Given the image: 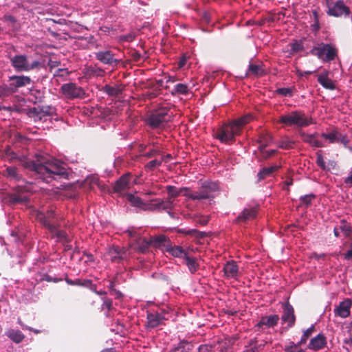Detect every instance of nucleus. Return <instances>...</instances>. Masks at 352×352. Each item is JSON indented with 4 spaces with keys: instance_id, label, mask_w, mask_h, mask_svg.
I'll return each mask as SVG.
<instances>
[{
    "instance_id": "1",
    "label": "nucleus",
    "mask_w": 352,
    "mask_h": 352,
    "mask_svg": "<svg viewBox=\"0 0 352 352\" xmlns=\"http://www.w3.org/2000/svg\"><path fill=\"white\" fill-rule=\"evenodd\" d=\"M1 156L10 162H17L25 170L30 171L34 176L46 183L60 178H67V168L58 161L46 154H36L35 160H31L23 155H18L10 146H6Z\"/></svg>"
},
{
    "instance_id": "2",
    "label": "nucleus",
    "mask_w": 352,
    "mask_h": 352,
    "mask_svg": "<svg viewBox=\"0 0 352 352\" xmlns=\"http://www.w3.org/2000/svg\"><path fill=\"white\" fill-rule=\"evenodd\" d=\"M252 118L250 115H246L224 124L214 132V137L222 143L232 144L235 142V137L241 134L243 126Z\"/></svg>"
},
{
    "instance_id": "3",
    "label": "nucleus",
    "mask_w": 352,
    "mask_h": 352,
    "mask_svg": "<svg viewBox=\"0 0 352 352\" xmlns=\"http://www.w3.org/2000/svg\"><path fill=\"white\" fill-rule=\"evenodd\" d=\"M170 109V105L166 104L153 110L146 120L147 125L153 129L164 127L173 119V114Z\"/></svg>"
},
{
    "instance_id": "4",
    "label": "nucleus",
    "mask_w": 352,
    "mask_h": 352,
    "mask_svg": "<svg viewBox=\"0 0 352 352\" xmlns=\"http://www.w3.org/2000/svg\"><path fill=\"white\" fill-rule=\"evenodd\" d=\"M278 122L287 126H296L300 128L308 126L314 123L311 118H308L305 113L300 111H293L289 113L280 116Z\"/></svg>"
},
{
    "instance_id": "5",
    "label": "nucleus",
    "mask_w": 352,
    "mask_h": 352,
    "mask_svg": "<svg viewBox=\"0 0 352 352\" xmlns=\"http://www.w3.org/2000/svg\"><path fill=\"white\" fill-rule=\"evenodd\" d=\"M217 190H219L217 183L205 181L197 191L192 192L189 188L188 192L184 193V196L192 201H199L213 198L212 193Z\"/></svg>"
},
{
    "instance_id": "6",
    "label": "nucleus",
    "mask_w": 352,
    "mask_h": 352,
    "mask_svg": "<svg viewBox=\"0 0 352 352\" xmlns=\"http://www.w3.org/2000/svg\"><path fill=\"white\" fill-rule=\"evenodd\" d=\"M310 54L323 62L329 63L338 56V50L331 44L320 43L311 50Z\"/></svg>"
},
{
    "instance_id": "7",
    "label": "nucleus",
    "mask_w": 352,
    "mask_h": 352,
    "mask_svg": "<svg viewBox=\"0 0 352 352\" xmlns=\"http://www.w3.org/2000/svg\"><path fill=\"white\" fill-rule=\"evenodd\" d=\"M9 58L13 68L19 72H29L41 65V63L38 60L29 63L28 56L25 54H16L13 56H10Z\"/></svg>"
},
{
    "instance_id": "8",
    "label": "nucleus",
    "mask_w": 352,
    "mask_h": 352,
    "mask_svg": "<svg viewBox=\"0 0 352 352\" xmlns=\"http://www.w3.org/2000/svg\"><path fill=\"white\" fill-rule=\"evenodd\" d=\"M60 91L65 97L69 100L82 98L85 95L84 89L74 82L63 84L60 87Z\"/></svg>"
},
{
    "instance_id": "9",
    "label": "nucleus",
    "mask_w": 352,
    "mask_h": 352,
    "mask_svg": "<svg viewBox=\"0 0 352 352\" xmlns=\"http://www.w3.org/2000/svg\"><path fill=\"white\" fill-rule=\"evenodd\" d=\"M36 218L50 232L56 231V225L53 223V220L56 218V214L52 209L48 210L45 213L37 212Z\"/></svg>"
},
{
    "instance_id": "10",
    "label": "nucleus",
    "mask_w": 352,
    "mask_h": 352,
    "mask_svg": "<svg viewBox=\"0 0 352 352\" xmlns=\"http://www.w3.org/2000/svg\"><path fill=\"white\" fill-rule=\"evenodd\" d=\"M282 308L281 320L283 322L287 324V329L293 327L296 320L293 306L289 302H287L282 304Z\"/></svg>"
},
{
    "instance_id": "11",
    "label": "nucleus",
    "mask_w": 352,
    "mask_h": 352,
    "mask_svg": "<svg viewBox=\"0 0 352 352\" xmlns=\"http://www.w3.org/2000/svg\"><path fill=\"white\" fill-rule=\"evenodd\" d=\"M327 13L329 16L334 17H347L351 14L350 8L346 6L342 0L337 1L333 7L327 10Z\"/></svg>"
},
{
    "instance_id": "12",
    "label": "nucleus",
    "mask_w": 352,
    "mask_h": 352,
    "mask_svg": "<svg viewBox=\"0 0 352 352\" xmlns=\"http://www.w3.org/2000/svg\"><path fill=\"white\" fill-rule=\"evenodd\" d=\"M321 137L324 139L329 140V143H340L343 144L345 148L348 147L349 139L346 135L342 134L336 130H333L329 133H322Z\"/></svg>"
},
{
    "instance_id": "13",
    "label": "nucleus",
    "mask_w": 352,
    "mask_h": 352,
    "mask_svg": "<svg viewBox=\"0 0 352 352\" xmlns=\"http://www.w3.org/2000/svg\"><path fill=\"white\" fill-rule=\"evenodd\" d=\"M96 58L104 65L116 66L120 60L114 58V54L110 50L99 51L95 53Z\"/></svg>"
},
{
    "instance_id": "14",
    "label": "nucleus",
    "mask_w": 352,
    "mask_h": 352,
    "mask_svg": "<svg viewBox=\"0 0 352 352\" xmlns=\"http://www.w3.org/2000/svg\"><path fill=\"white\" fill-rule=\"evenodd\" d=\"M258 211V206L244 208L240 214L236 217L235 222L237 223H247L250 220H253L256 218Z\"/></svg>"
},
{
    "instance_id": "15",
    "label": "nucleus",
    "mask_w": 352,
    "mask_h": 352,
    "mask_svg": "<svg viewBox=\"0 0 352 352\" xmlns=\"http://www.w3.org/2000/svg\"><path fill=\"white\" fill-rule=\"evenodd\" d=\"M280 317L277 314L262 316L259 322L255 324L256 331H261L263 326L268 328H273L278 324Z\"/></svg>"
},
{
    "instance_id": "16",
    "label": "nucleus",
    "mask_w": 352,
    "mask_h": 352,
    "mask_svg": "<svg viewBox=\"0 0 352 352\" xmlns=\"http://www.w3.org/2000/svg\"><path fill=\"white\" fill-rule=\"evenodd\" d=\"M9 82L15 93L19 88L24 87L31 84L32 80L27 76H12L9 77Z\"/></svg>"
},
{
    "instance_id": "17",
    "label": "nucleus",
    "mask_w": 352,
    "mask_h": 352,
    "mask_svg": "<svg viewBox=\"0 0 352 352\" xmlns=\"http://www.w3.org/2000/svg\"><path fill=\"white\" fill-rule=\"evenodd\" d=\"M155 203H147L146 210L155 211V210H166L172 209L173 207V201H164L160 199H153Z\"/></svg>"
},
{
    "instance_id": "18",
    "label": "nucleus",
    "mask_w": 352,
    "mask_h": 352,
    "mask_svg": "<svg viewBox=\"0 0 352 352\" xmlns=\"http://www.w3.org/2000/svg\"><path fill=\"white\" fill-rule=\"evenodd\" d=\"M146 327L154 329L164 324L166 320L164 315L158 312H149L146 316Z\"/></svg>"
},
{
    "instance_id": "19",
    "label": "nucleus",
    "mask_w": 352,
    "mask_h": 352,
    "mask_svg": "<svg viewBox=\"0 0 352 352\" xmlns=\"http://www.w3.org/2000/svg\"><path fill=\"white\" fill-rule=\"evenodd\" d=\"M352 306V301L349 298H346L344 300L340 302L339 305L334 309L336 316L341 318H346L350 315L351 307Z\"/></svg>"
},
{
    "instance_id": "20",
    "label": "nucleus",
    "mask_w": 352,
    "mask_h": 352,
    "mask_svg": "<svg viewBox=\"0 0 352 352\" xmlns=\"http://www.w3.org/2000/svg\"><path fill=\"white\" fill-rule=\"evenodd\" d=\"M125 89L123 84H115L114 85H105L100 90L109 96L117 97L122 94Z\"/></svg>"
},
{
    "instance_id": "21",
    "label": "nucleus",
    "mask_w": 352,
    "mask_h": 352,
    "mask_svg": "<svg viewBox=\"0 0 352 352\" xmlns=\"http://www.w3.org/2000/svg\"><path fill=\"white\" fill-rule=\"evenodd\" d=\"M327 344V338L322 333H319L316 337L311 338L307 346L309 350L318 351L323 349Z\"/></svg>"
},
{
    "instance_id": "22",
    "label": "nucleus",
    "mask_w": 352,
    "mask_h": 352,
    "mask_svg": "<svg viewBox=\"0 0 352 352\" xmlns=\"http://www.w3.org/2000/svg\"><path fill=\"white\" fill-rule=\"evenodd\" d=\"M131 174L126 173L122 175L115 183L113 186V192L121 193L129 188Z\"/></svg>"
},
{
    "instance_id": "23",
    "label": "nucleus",
    "mask_w": 352,
    "mask_h": 352,
    "mask_svg": "<svg viewBox=\"0 0 352 352\" xmlns=\"http://www.w3.org/2000/svg\"><path fill=\"white\" fill-rule=\"evenodd\" d=\"M126 250L119 246H112L109 249L108 255L112 262H119L126 256Z\"/></svg>"
},
{
    "instance_id": "24",
    "label": "nucleus",
    "mask_w": 352,
    "mask_h": 352,
    "mask_svg": "<svg viewBox=\"0 0 352 352\" xmlns=\"http://www.w3.org/2000/svg\"><path fill=\"white\" fill-rule=\"evenodd\" d=\"M224 275L228 278L236 279L239 276V266L236 261L227 262L223 267Z\"/></svg>"
},
{
    "instance_id": "25",
    "label": "nucleus",
    "mask_w": 352,
    "mask_h": 352,
    "mask_svg": "<svg viewBox=\"0 0 352 352\" xmlns=\"http://www.w3.org/2000/svg\"><path fill=\"white\" fill-rule=\"evenodd\" d=\"M133 246L134 249L138 252L145 254L148 252L149 247L152 246L151 239H147L144 237H137Z\"/></svg>"
},
{
    "instance_id": "26",
    "label": "nucleus",
    "mask_w": 352,
    "mask_h": 352,
    "mask_svg": "<svg viewBox=\"0 0 352 352\" xmlns=\"http://www.w3.org/2000/svg\"><path fill=\"white\" fill-rule=\"evenodd\" d=\"M300 136L305 142L308 143L311 146L317 148H321L324 146V144L321 141L317 139V137L318 136V133H315L314 134H307L303 132L300 134Z\"/></svg>"
},
{
    "instance_id": "27",
    "label": "nucleus",
    "mask_w": 352,
    "mask_h": 352,
    "mask_svg": "<svg viewBox=\"0 0 352 352\" xmlns=\"http://www.w3.org/2000/svg\"><path fill=\"white\" fill-rule=\"evenodd\" d=\"M166 191L168 193V199L166 201H173V199L177 197L180 195H183L184 193H188L189 191V188L188 187H182L179 189H177V188L174 186L168 185L166 187Z\"/></svg>"
},
{
    "instance_id": "28",
    "label": "nucleus",
    "mask_w": 352,
    "mask_h": 352,
    "mask_svg": "<svg viewBox=\"0 0 352 352\" xmlns=\"http://www.w3.org/2000/svg\"><path fill=\"white\" fill-rule=\"evenodd\" d=\"M266 74L265 69L263 68L262 64H252L250 63L248 66V69L245 74V76H256V77H261L265 76Z\"/></svg>"
},
{
    "instance_id": "29",
    "label": "nucleus",
    "mask_w": 352,
    "mask_h": 352,
    "mask_svg": "<svg viewBox=\"0 0 352 352\" xmlns=\"http://www.w3.org/2000/svg\"><path fill=\"white\" fill-rule=\"evenodd\" d=\"M165 250L171 254L173 256L176 258H184L185 257V254H187L188 252L183 249L182 247L179 245H171L170 244L165 245Z\"/></svg>"
},
{
    "instance_id": "30",
    "label": "nucleus",
    "mask_w": 352,
    "mask_h": 352,
    "mask_svg": "<svg viewBox=\"0 0 352 352\" xmlns=\"http://www.w3.org/2000/svg\"><path fill=\"white\" fill-rule=\"evenodd\" d=\"M318 82L324 88L329 90H334L336 85L328 76V72L320 74L318 77Z\"/></svg>"
},
{
    "instance_id": "31",
    "label": "nucleus",
    "mask_w": 352,
    "mask_h": 352,
    "mask_svg": "<svg viewBox=\"0 0 352 352\" xmlns=\"http://www.w3.org/2000/svg\"><path fill=\"white\" fill-rule=\"evenodd\" d=\"M6 336L16 344L22 342L25 338V335L20 330L14 329H8L6 332Z\"/></svg>"
},
{
    "instance_id": "32",
    "label": "nucleus",
    "mask_w": 352,
    "mask_h": 352,
    "mask_svg": "<svg viewBox=\"0 0 352 352\" xmlns=\"http://www.w3.org/2000/svg\"><path fill=\"white\" fill-rule=\"evenodd\" d=\"M45 91L31 89L30 91V100L34 104L41 103L44 102L45 100Z\"/></svg>"
},
{
    "instance_id": "33",
    "label": "nucleus",
    "mask_w": 352,
    "mask_h": 352,
    "mask_svg": "<svg viewBox=\"0 0 352 352\" xmlns=\"http://www.w3.org/2000/svg\"><path fill=\"white\" fill-rule=\"evenodd\" d=\"M185 263L191 274H195L199 268L198 259L195 257L189 256V254H185Z\"/></svg>"
},
{
    "instance_id": "34",
    "label": "nucleus",
    "mask_w": 352,
    "mask_h": 352,
    "mask_svg": "<svg viewBox=\"0 0 352 352\" xmlns=\"http://www.w3.org/2000/svg\"><path fill=\"white\" fill-rule=\"evenodd\" d=\"M7 201L11 205H16L27 203L28 198L25 195L12 193L8 195Z\"/></svg>"
},
{
    "instance_id": "35",
    "label": "nucleus",
    "mask_w": 352,
    "mask_h": 352,
    "mask_svg": "<svg viewBox=\"0 0 352 352\" xmlns=\"http://www.w3.org/2000/svg\"><path fill=\"white\" fill-rule=\"evenodd\" d=\"M280 167L279 166L274 165L270 167L263 168L257 174L258 180L261 181L271 176L274 172L277 171Z\"/></svg>"
},
{
    "instance_id": "36",
    "label": "nucleus",
    "mask_w": 352,
    "mask_h": 352,
    "mask_svg": "<svg viewBox=\"0 0 352 352\" xmlns=\"http://www.w3.org/2000/svg\"><path fill=\"white\" fill-rule=\"evenodd\" d=\"M3 175L10 180L20 181L22 179L21 175L19 173L17 168L15 166H8L3 171Z\"/></svg>"
},
{
    "instance_id": "37",
    "label": "nucleus",
    "mask_w": 352,
    "mask_h": 352,
    "mask_svg": "<svg viewBox=\"0 0 352 352\" xmlns=\"http://www.w3.org/2000/svg\"><path fill=\"white\" fill-rule=\"evenodd\" d=\"M126 199L133 206L139 208L143 210H146L147 202L143 201L142 199L139 197H136L132 194H127Z\"/></svg>"
},
{
    "instance_id": "38",
    "label": "nucleus",
    "mask_w": 352,
    "mask_h": 352,
    "mask_svg": "<svg viewBox=\"0 0 352 352\" xmlns=\"http://www.w3.org/2000/svg\"><path fill=\"white\" fill-rule=\"evenodd\" d=\"M193 344L186 340L180 341L177 346L172 349V352H191Z\"/></svg>"
},
{
    "instance_id": "39",
    "label": "nucleus",
    "mask_w": 352,
    "mask_h": 352,
    "mask_svg": "<svg viewBox=\"0 0 352 352\" xmlns=\"http://www.w3.org/2000/svg\"><path fill=\"white\" fill-rule=\"evenodd\" d=\"M272 142V137L267 133H263L259 135L258 142L259 143L258 149L263 151L267 146L270 145Z\"/></svg>"
},
{
    "instance_id": "40",
    "label": "nucleus",
    "mask_w": 352,
    "mask_h": 352,
    "mask_svg": "<svg viewBox=\"0 0 352 352\" xmlns=\"http://www.w3.org/2000/svg\"><path fill=\"white\" fill-rule=\"evenodd\" d=\"M151 245L154 248H160L162 245L170 244V241L168 239L164 234L159 235L156 237H151Z\"/></svg>"
},
{
    "instance_id": "41",
    "label": "nucleus",
    "mask_w": 352,
    "mask_h": 352,
    "mask_svg": "<svg viewBox=\"0 0 352 352\" xmlns=\"http://www.w3.org/2000/svg\"><path fill=\"white\" fill-rule=\"evenodd\" d=\"M177 232L195 236L197 239H202L206 236L205 232H199L196 229L186 230L183 228H178L177 229Z\"/></svg>"
},
{
    "instance_id": "42",
    "label": "nucleus",
    "mask_w": 352,
    "mask_h": 352,
    "mask_svg": "<svg viewBox=\"0 0 352 352\" xmlns=\"http://www.w3.org/2000/svg\"><path fill=\"white\" fill-rule=\"evenodd\" d=\"M189 92V89L187 85L184 83H178L174 86L173 89L171 91L173 95L182 94L186 95Z\"/></svg>"
},
{
    "instance_id": "43",
    "label": "nucleus",
    "mask_w": 352,
    "mask_h": 352,
    "mask_svg": "<svg viewBox=\"0 0 352 352\" xmlns=\"http://www.w3.org/2000/svg\"><path fill=\"white\" fill-rule=\"evenodd\" d=\"M303 345L302 344H300V341L297 343H294V342L291 341L288 343L287 345H286L284 348L285 352H304V350H302L300 346Z\"/></svg>"
},
{
    "instance_id": "44",
    "label": "nucleus",
    "mask_w": 352,
    "mask_h": 352,
    "mask_svg": "<svg viewBox=\"0 0 352 352\" xmlns=\"http://www.w3.org/2000/svg\"><path fill=\"white\" fill-rule=\"evenodd\" d=\"M41 118L45 116H50L56 114V108L51 105L40 107Z\"/></svg>"
},
{
    "instance_id": "45",
    "label": "nucleus",
    "mask_w": 352,
    "mask_h": 352,
    "mask_svg": "<svg viewBox=\"0 0 352 352\" xmlns=\"http://www.w3.org/2000/svg\"><path fill=\"white\" fill-rule=\"evenodd\" d=\"M54 234V236L57 238V241L58 242L62 243H68L70 241V239L69 236H67V233L64 230H59L57 229V227L56 226V231L54 232H51Z\"/></svg>"
},
{
    "instance_id": "46",
    "label": "nucleus",
    "mask_w": 352,
    "mask_h": 352,
    "mask_svg": "<svg viewBox=\"0 0 352 352\" xmlns=\"http://www.w3.org/2000/svg\"><path fill=\"white\" fill-rule=\"evenodd\" d=\"M14 93V92L10 82L8 85L3 84L0 85V98L8 97Z\"/></svg>"
},
{
    "instance_id": "47",
    "label": "nucleus",
    "mask_w": 352,
    "mask_h": 352,
    "mask_svg": "<svg viewBox=\"0 0 352 352\" xmlns=\"http://www.w3.org/2000/svg\"><path fill=\"white\" fill-rule=\"evenodd\" d=\"M316 331L315 325L312 324L309 328L304 331L300 340V344H305L312 333Z\"/></svg>"
},
{
    "instance_id": "48",
    "label": "nucleus",
    "mask_w": 352,
    "mask_h": 352,
    "mask_svg": "<svg viewBox=\"0 0 352 352\" xmlns=\"http://www.w3.org/2000/svg\"><path fill=\"white\" fill-rule=\"evenodd\" d=\"M161 165L162 161L155 159L147 163L144 168L147 171H153L156 167L160 166Z\"/></svg>"
},
{
    "instance_id": "49",
    "label": "nucleus",
    "mask_w": 352,
    "mask_h": 352,
    "mask_svg": "<svg viewBox=\"0 0 352 352\" xmlns=\"http://www.w3.org/2000/svg\"><path fill=\"white\" fill-rule=\"evenodd\" d=\"M316 164L323 170H329V168H327L325 165L323 156L321 154V151H318L316 153Z\"/></svg>"
},
{
    "instance_id": "50",
    "label": "nucleus",
    "mask_w": 352,
    "mask_h": 352,
    "mask_svg": "<svg viewBox=\"0 0 352 352\" xmlns=\"http://www.w3.org/2000/svg\"><path fill=\"white\" fill-rule=\"evenodd\" d=\"M40 106L37 107L30 108L28 114L30 117L34 118L35 120H41L40 114Z\"/></svg>"
},
{
    "instance_id": "51",
    "label": "nucleus",
    "mask_w": 352,
    "mask_h": 352,
    "mask_svg": "<svg viewBox=\"0 0 352 352\" xmlns=\"http://www.w3.org/2000/svg\"><path fill=\"white\" fill-rule=\"evenodd\" d=\"M257 342L258 340L256 338H254L250 340L249 345L252 346V352H258L263 347L264 344H258Z\"/></svg>"
},
{
    "instance_id": "52",
    "label": "nucleus",
    "mask_w": 352,
    "mask_h": 352,
    "mask_svg": "<svg viewBox=\"0 0 352 352\" xmlns=\"http://www.w3.org/2000/svg\"><path fill=\"white\" fill-rule=\"evenodd\" d=\"M294 142L288 138L280 142L278 147L283 149H291L294 147Z\"/></svg>"
},
{
    "instance_id": "53",
    "label": "nucleus",
    "mask_w": 352,
    "mask_h": 352,
    "mask_svg": "<svg viewBox=\"0 0 352 352\" xmlns=\"http://www.w3.org/2000/svg\"><path fill=\"white\" fill-rule=\"evenodd\" d=\"M276 93L283 96H292L293 94V89L289 87H283L276 89Z\"/></svg>"
},
{
    "instance_id": "54",
    "label": "nucleus",
    "mask_w": 352,
    "mask_h": 352,
    "mask_svg": "<svg viewBox=\"0 0 352 352\" xmlns=\"http://www.w3.org/2000/svg\"><path fill=\"white\" fill-rule=\"evenodd\" d=\"M315 197H316V196L314 194L306 195L305 196L300 197V200L302 202V204H303L307 207H308L311 204V201Z\"/></svg>"
},
{
    "instance_id": "55",
    "label": "nucleus",
    "mask_w": 352,
    "mask_h": 352,
    "mask_svg": "<svg viewBox=\"0 0 352 352\" xmlns=\"http://www.w3.org/2000/svg\"><path fill=\"white\" fill-rule=\"evenodd\" d=\"M2 20L6 22L9 25H10L12 28H14V25L16 22V18L10 14L4 15L2 18Z\"/></svg>"
},
{
    "instance_id": "56",
    "label": "nucleus",
    "mask_w": 352,
    "mask_h": 352,
    "mask_svg": "<svg viewBox=\"0 0 352 352\" xmlns=\"http://www.w3.org/2000/svg\"><path fill=\"white\" fill-rule=\"evenodd\" d=\"M91 285V280L89 279H80L77 278L74 280V285L82 286V287H89Z\"/></svg>"
},
{
    "instance_id": "57",
    "label": "nucleus",
    "mask_w": 352,
    "mask_h": 352,
    "mask_svg": "<svg viewBox=\"0 0 352 352\" xmlns=\"http://www.w3.org/2000/svg\"><path fill=\"white\" fill-rule=\"evenodd\" d=\"M340 229L343 231L346 236H349L351 232V227L346 222L342 221Z\"/></svg>"
},
{
    "instance_id": "58",
    "label": "nucleus",
    "mask_w": 352,
    "mask_h": 352,
    "mask_svg": "<svg viewBox=\"0 0 352 352\" xmlns=\"http://www.w3.org/2000/svg\"><path fill=\"white\" fill-rule=\"evenodd\" d=\"M135 38V34L133 32H131L128 34L122 35L120 36V41L126 42H132Z\"/></svg>"
},
{
    "instance_id": "59",
    "label": "nucleus",
    "mask_w": 352,
    "mask_h": 352,
    "mask_svg": "<svg viewBox=\"0 0 352 352\" xmlns=\"http://www.w3.org/2000/svg\"><path fill=\"white\" fill-rule=\"evenodd\" d=\"M261 154H262V157L264 160H267L270 157H271L272 155H275L276 153H277V151L276 150H270V151H266L265 148L263 149V151H260Z\"/></svg>"
},
{
    "instance_id": "60",
    "label": "nucleus",
    "mask_w": 352,
    "mask_h": 352,
    "mask_svg": "<svg viewBox=\"0 0 352 352\" xmlns=\"http://www.w3.org/2000/svg\"><path fill=\"white\" fill-rule=\"evenodd\" d=\"M303 50V45L301 42H295L291 45V50L293 52H298Z\"/></svg>"
},
{
    "instance_id": "61",
    "label": "nucleus",
    "mask_w": 352,
    "mask_h": 352,
    "mask_svg": "<svg viewBox=\"0 0 352 352\" xmlns=\"http://www.w3.org/2000/svg\"><path fill=\"white\" fill-rule=\"evenodd\" d=\"M69 72L67 69H58L56 71L54 76L63 77V76L69 75Z\"/></svg>"
},
{
    "instance_id": "62",
    "label": "nucleus",
    "mask_w": 352,
    "mask_h": 352,
    "mask_svg": "<svg viewBox=\"0 0 352 352\" xmlns=\"http://www.w3.org/2000/svg\"><path fill=\"white\" fill-rule=\"evenodd\" d=\"M43 279L44 280H46L47 282H54V283H58V282H60L63 280L62 278H53L51 276L47 275V274L44 275Z\"/></svg>"
},
{
    "instance_id": "63",
    "label": "nucleus",
    "mask_w": 352,
    "mask_h": 352,
    "mask_svg": "<svg viewBox=\"0 0 352 352\" xmlns=\"http://www.w3.org/2000/svg\"><path fill=\"white\" fill-rule=\"evenodd\" d=\"M198 352H213L212 347L210 345H201L199 346Z\"/></svg>"
},
{
    "instance_id": "64",
    "label": "nucleus",
    "mask_w": 352,
    "mask_h": 352,
    "mask_svg": "<svg viewBox=\"0 0 352 352\" xmlns=\"http://www.w3.org/2000/svg\"><path fill=\"white\" fill-rule=\"evenodd\" d=\"M112 306H113V302L111 299L107 298L104 300L103 304H102L103 308L110 310L112 308Z\"/></svg>"
}]
</instances>
